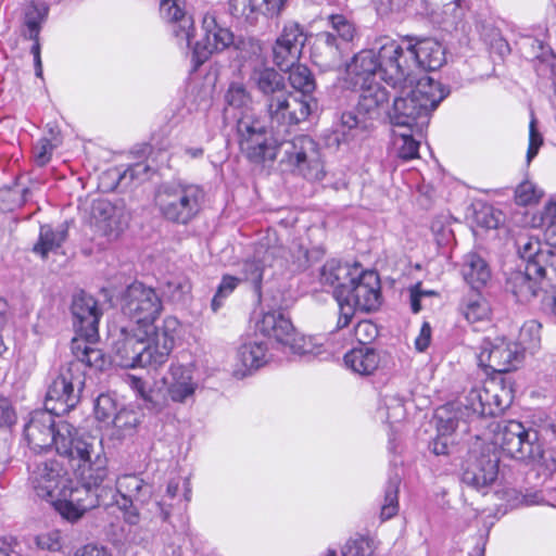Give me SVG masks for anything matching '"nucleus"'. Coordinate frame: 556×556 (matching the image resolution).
Instances as JSON below:
<instances>
[{
  "mask_svg": "<svg viewBox=\"0 0 556 556\" xmlns=\"http://www.w3.org/2000/svg\"><path fill=\"white\" fill-rule=\"evenodd\" d=\"M71 451L64 453L70 459L78 485L72 483V494L78 520L98 505L96 491L109 478V459L101 440L91 435H77L71 444Z\"/></svg>",
  "mask_w": 556,
  "mask_h": 556,
  "instance_id": "1",
  "label": "nucleus"
},
{
  "mask_svg": "<svg viewBox=\"0 0 556 556\" xmlns=\"http://www.w3.org/2000/svg\"><path fill=\"white\" fill-rule=\"evenodd\" d=\"M400 94L395 97L391 124L393 127H416L424 131L429 124V116L446 97L441 84L424 75L413 79L403 88H393Z\"/></svg>",
  "mask_w": 556,
  "mask_h": 556,
  "instance_id": "2",
  "label": "nucleus"
},
{
  "mask_svg": "<svg viewBox=\"0 0 556 556\" xmlns=\"http://www.w3.org/2000/svg\"><path fill=\"white\" fill-rule=\"evenodd\" d=\"M29 485L35 495L51 504L66 521H78L72 494V480L63 465L55 459L36 462L28 466Z\"/></svg>",
  "mask_w": 556,
  "mask_h": 556,
  "instance_id": "3",
  "label": "nucleus"
},
{
  "mask_svg": "<svg viewBox=\"0 0 556 556\" xmlns=\"http://www.w3.org/2000/svg\"><path fill=\"white\" fill-rule=\"evenodd\" d=\"M203 199L200 186L180 180L163 182L154 194L162 217L179 225H187L200 213Z\"/></svg>",
  "mask_w": 556,
  "mask_h": 556,
  "instance_id": "4",
  "label": "nucleus"
},
{
  "mask_svg": "<svg viewBox=\"0 0 556 556\" xmlns=\"http://www.w3.org/2000/svg\"><path fill=\"white\" fill-rule=\"evenodd\" d=\"M78 435V430L67 421L55 422L54 415L45 410H34L24 426V440L34 453H41L54 447L63 456L71 451V444Z\"/></svg>",
  "mask_w": 556,
  "mask_h": 556,
  "instance_id": "5",
  "label": "nucleus"
},
{
  "mask_svg": "<svg viewBox=\"0 0 556 556\" xmlns=\"http://www.w3.org/2000/svg\"><path fill=\"white\" fill-rule=\"evenodd\" d=\"M361 88L357 112H344L330 140L337 147L353 141L368 127L367 117L375 118L389 101L388 91L379 83L358 85Z\"/></svg>",
  "mask_w": 556,
  "mask_h": 556,
  "instance_id": "6",
  "label": "nucleus"
},
{
  "mask_svg": "<svg viewBox=\"0 0 556 556\" xmlns=\"http://www.w3.org/2000/svg\"><path fill=\"white\" fill-rule=\"evenodd\" d=\"M381 300L380 280L377 273L363 270L358 267L357 278L350 283L344 293L342 290L337 293L339 317L337 329L348 327L355 315L356 309L370 312L379 307Z\"/></svg>",
  "mask_w": 556,
  "mask_h": 556,
  "instance_id": "7",
  "label": "nucleus"
},
{
  "mask_svg": "<svg viewBox=\"0 0 556 556\" xmlns=\"http://www.w3.org/2000/svg\"><path fill=\"white\" fill-rule=\"evenodd\" d=\"M492 443L507 456L522 460H539L543 456V447L536 430L526 428L516 420L497 422L493 429Z\"/></svg>",
  "mask_w": 556,
  "mask_h": 556,
  "instance_id": "8",
  "label": "nucleus"
},
{
  "mask_svg": "<svg viewBox=\"0 0 556 556\" xmlns=\"http://www.w3.org/2000/svg\"><path fill=\"white\" fill-rule=\"evenodd\" d=\"M280 163L294 175L308 181L321 180L326 173L318 144L311 137L301 135L279 143Z\"/></svg>",
  "mask_w": 556,
  "mask_h": 556,
  "instance_id": "9",
  "label": "nucleus"
},
{
  "mask_svg": "<svg viewBox=\"0 0 556 556\" xmlns=\"http://www.w3.org/2000/svg\"><path fill=\"white\" fill-rule=\"evenodd\" d=\"M380 80L391 88H403L408 81L415 79L413 72V52L408 40L400 42L389 37L376 40Z\"/></svg>",
  "mask_w": 556,
  "mask_h": 556,
  "instance_id": "10",
  "label": "nucleus"
},
{
  "mask_svg": "<svg viewBox=\"0 0 556 556\" xmlns=\"http://www.w3.org/2000/svg\"><path fill=\"white\" fill-rule=\"evenodd\" d=\"M237 134L241 152L252 162L273 161L279 143L264 122L256 116H244L237 121Z\"/></svg>",
  "mask_w": 556,
  "mask_h": 556,
  "instance_id": "11",
  "label": "nucleus"
},
{
  "mask_svg": "<svg viewBox=\"0 0 556 556\" xmlns=\"http://www.w3.org/2000/svg\"><path fill=\"white\" fill-rule=\"evenodd\" d=\"M465 400V407L473 414L496 416L511 404L513 390L502 379H489L482 386L472 388Z\"/></svg>",
  "mask_w": 556,
  "mask_h": 556,
  "instance_id": "12",
  "label": "nucleus"
},
{
  "mask_svg": "<svg viewBox=\"0 0 556 556\" xmlns=\"http://www.w3.org/2000/svg\"><path fill=\"white\" fill-rule=\"evenodd\" d=\"M161 309V300L155 291L140 282L130 285L122 299V312L134 323V328H142L154 323Z\"/></svg>",
  "mask_w": 556,
  "mask_h": 556,
  "instance_id": "13",
  "label": "nucleus"
},
{
  "mask_svg": "<svg viewBox=\"0 0 556 556\" xmlns=\"http://www.w3.org/2000/svg\"><path fill=\"white\" fill-rule=\"evenodd\" d=\"M180 323L176 317L167 316L162 325L138 328V336L144 341L147 359L150 366H161L167 362L178 336Z\"/></svg>",
  "mask_w": 556,
  "mask_h": 556,
  "instance_id": "14",
  "label": "nucleus"
},
{
  "mask_svg": "<svg viewBox=\"0 0 556 556\" xmlns=\"http://www.w3.org/2000/svg\"><path fill=\"white\" fill-rule=\"evenodd\" d=\"M522 349L517 342L503 337L485 338L479 346V366L495 372H508L522 362Z\"/></svg>",
  "mask_w": 556,
  "mask_h": 556,
  "instance_id": "15",
  "label": "nucleus"
},
{
  "mask_svg": "<svg viewBox=\"0 0 556 556\" xmlns=\"http://www.w3.org/2000/svg\"><path fill=\"white\" fill-rule=\"evenodd\" d=\"M233 43V34L219 25L214 13L207 12L202 18L200 38L191 42L194 70L201 66L216 52H222Z\"/></svg>",
  "mask_w": 556,
  "mask_h": 556,
  "instance_id": "16",
  "label": "nucleus"
},
{
  "mask_svg": "<svg viewBox=\"0 0 556 556\" xmlns=\"http://www.w3.org/2000/svg\"><path fill=\"white\" fill-rule=\"evenodd\" d=\"M315 109V98H302L287 90L266 104L271 124L278 126H291L305 122Z\"/></svg>",
  "mask_w": 556,
  "mask_h": 556,
  "instance_id": "17",
  "label": "nucleus"
},
{
  "mask_svg": "<svg viewBox=\"0 0 556 556\" xmlns=\"http://www.w3.org/2000/svg\"><path fill=\"white\" fill-rule=\"evenodd\" d=\"M130 214L124 203L119 200L110 202L104 199L96 200L90 212V225L96 232L109 240L117 239L127 228Z\"/></svg>",
  "mask_w": 556,
  "mask_h": 556,
  "instance_id": "18",
  "label": "nucleus"
},
{
  "mask_svg": "<svg viewBox=\"0 0 556 556\" xmlns=\"http://www.w3.org/2000/svg\"><path fill=\"white\" fill-rule=\"evenodd\" d=\"M83 380L74 377L73 371H62L49 386L45 399V410L54 416L68 413L79 402V389Z\"/></svg>",
  "mask_w": 556,
  "mask_h": 556,
  "instance_id": "19",
  "label": "nucleus"
},
{
  "mask_svg": "<svg viewBox=\"0 0 556 556\" xmlns=\"http://www.w3.org/2000/svg\"><path fill=\"white\" fill-rule=\"evenodd\" d=\"M112 362L124 368L150 366L144 341L138 336V328H121L112 341Z\"/></svg>",
  "mask_w": 556,
  "mask_h": 556,
  "instance_id": "20",
  "label": "nucleus"
},
{
  "mask_svg": "<svg viewBox=\"0 0 556 556\" xmlns=\"http://www.w3.org/2000/svg\"><path fill=\"white\" fill-rule=\"evenodd\" d=\"M498 456L491 452H470L466 458L462 481L470 488L483 491L498 478Z\"/></svg>",
  "mask_w": 556,
  "mask_h": 556,
  "instance_id": "21",
  "label": "nucleus"
},
{
  "mask_svg": "<svg viewBox=\"0 0 556 556\" xmlns=\"http://www.w3.org/2000/svg\"><path fill=\"white\" fill-rule=\"evenodd\" d=\"M306 40L307 35L299 23H286L273 48L275 64L280 70H288L294 65L302 54Z\"/></svg>",
  "mask_w": 556,
  "mask_h": 556,
  "instance_id": "22",
  "label": "nucleus"
},
{
  "mask_svg": "<svg viewBox=\"0 0 556 556\" xmlns=\"http://www.w3.org/2000/svg\"><path fill=\"white\" fill-rule=\"evenodd\" d=\"M167 397L176 404H188L194 400L199 387L193 370L180 364H172L162 378Z\"/></svg>",
  "mask_w": 556,
  "mask_h": 556,
  "instance_id": "23",
  "label": "nucleus"
},
{
  "mask_svg": "<svg viewBox=\"0 0 556 556\" xmlns=\"http://www.w3.org/2000/svg\"><path fill=\"white\" fill-rule=\"evenodd\" d=\"M72 313L77 334L88 341L98 339V326L102 313L98 307L97 300L84 292L75 295Z\"/></svg>",
  "mask_w": 556,
  "mask_h": 556,
  "instance_id": "24",
  "label": "nucleus"
},
{
  "mask_svg": "<svg viewBox=\"0 0 556 556\" xmlns=\"http://www.w3.org/2000/svg\"><path fill=\"white\" fill-rule=\"evenodd\" d=\"M547 267H539L538 263L526 264L523 270L513 271L507 279V288L520 302H529L541 290V281L547 277Z\"/></svg>",
  "mask_w": 556,
  "mask_h": 556,
  "instance_id": "25",
  "label": "nucleus"
},
{
  "mask_svg": "<svg viewBox=\"0 0 556 556\" xmlns=\"http://www.w3.org/2000/svg\"><path fill=\"white\" fill-rule=\"evenodd\" d=\"M267 344L261 341L245 342L239 346L232 364V375L242 379L268 363Z\"/></svg>",
  "mask_w": 556,
  "mask_h": 556,
  "instance_id": "26",
  "label": "nucleus"
},
{
  "mask_svg": "<svg viewBox=\"0 0 556 556\" xmlns=\"http://www.w3.org/2000/svg\"><path fill=\"white\" fill-rule=\"evenodd\" d=\"M256 330L268 340L274 341L283 351L292 342L296 331L290 318L278 311L264 313L256 323Z\"/></svg>",
  "mask_w": 556,
  "mask_h": 556,
  "instance_id": "27",
  "label": "nucleus"
},
{
  "mask_svg": "<svg viewBox=\"0 0 556 556\" xmlns=\"http://www.w3.org/2000/svg\"><path fill=\"white\" fill-rule=\"evenodd\" d=\"M161 15L172 23V31L179 46L190 47L194 35L192 16L188 15L178 0H161Z\"/></svg>",
  "mask_w": 556,
  "mask_h": 556,
  "instance_id": "28",
  "label": "nucleus"
},
{
  "mask_svg": "<svg viewBox=\"0 0 556 556\" xmlns=\"http://www.w3.org/2000/svg\"><path fill=\"white\" fill-rule=\"evenodd\" d=\"M345 50L333 33L321 31L316 35L311 56L317 66L332 70L341 65Z\"/></svg>",
  "mask_w": 556,
  "mask_h": 556,
  "instance_id": "29",
  "label": "nucleus"
},
{
  "mask_svg": "<svg viewBox=\"0 0 556 556\" xmlns=\"http://www.w3.org/2000/svg\"><path fill=\"white\" fill-rule=\"evenodd\" d=\"M409 49L413 52V72L416 68L435 71L445 62V52L442 45L430 38L413 42L408 39Z\"/></svg>",
  "mask_w": 556,
  "mask_h": 556,
  "instance_id": "30",
  "label": "nucleus"
},
{
  "mask_svg": "<svg viewBox=\"0 0 556 556\" xmlns=\"http://www.w3.org/2000/svg\"><path fill=\"white\" fill-rule=\"evenodd\" d=\"M348 72L354 77L355 85L378 83L380 79V64L377 46L359 51L348 66Z\"/></svg>",
  "mask_w": 556,
  "mask_h": 556,
  "instance_id": "31",
  "label": "nucleus"
},
{
  "mask_svg": "<svg viewBox=\"0 0 556 556\" xmlns=\"http://www.w3.org/2000/svg\"><path fill=\"white\" fill-rule=\"evenodd\" d=\"M358 265H350L336 260L328 261L321 268L320 282L333 289V296L337 293L349 289L351 282L357 278Z\"/></svg>",
  "mask_w": 556,
  "mask_h": 556,
  "instance_id": "32",
  "label": "nucleus"
},
{
  "mask_svg": "<svg viewBox=\"0 0 556 556\" xmlns=\"http://www.w3.org/2000/svg\"><path fill=\"white\" fill-rule=\"evenodd\" d=\"M96 341L97 339L88 341L81 337L73 340L72 349L75 361L68 364V371L78 372L83 365L100 370L103 369L105 358L102 351L93 346Z\"/></svg>",
  "mask_w": 556,
  "mask_h": 556,
  "instance_id": "33",
  "label": "nucleus"
},
{
  "mask_svg": "<svg viewBox=\"0 0 556 556\" xmlns=\"http://www.w3.org/2000/svg\"><path fill=\"white\" fill-rule=\"evenodd\" d=\"M224 100L226 115L231 114L237 121L244 116H254L253 97L243 83L231 81L225 92Z\"/></svg>",
  "mask_w": 556,
  "mask_h": 556,
  "instance_id": "34",
  "label": "nucleus"
},
{
  "mask_svg": "<svg viewBox=\"0 0 556 556\" xmlns=\"http://www.w3.org/2000/svg\"><path fill=\"white\" fill-rule=\"evenodd\" d=\"M250 81L266 99V104L287 90L285 77L273 67H255L250 75Z\"/></svg>",
  "mask_w": 556,
  "mask_h": 556,
  "instance_id": "35",
  "label": "nucleus"
},
{
  "mask_svg": "<svg viewBox=\"0 0 556 556\" xmlns=\"http://www.w3.org/2000/svg\"><path fill=\"white\" fill-rule=\"evenodd\" d=\"M518 251L527 263H538L539 267H547L556 271V255L549 250L544 249L542 242L535 237H519L517 239Z\"/></svg>",
  "mask_w": 556,
  "mask_h": 556,
  "instance_id": "36",
  "label": "nucleus"
},
{
  "mask_svg": "<svg viewBox=\"0 0 556 556\" xmlns=\"http://www.w3.org/2000/svg\"><path fill=\"white\" fill-rule=\"evenodd\" d=\"M460 273L465 281L473 289L481 288L491 278L488 263L476 252H469L464 255Z\"/></svg>",
  "mask_w": 556,
  "mask_h": 556,
  "instance_id": "37",
  "label": "nucleus"
},
{
  "mask_svg": "<svg viewBox=\"0 0 556 556\" xmlns=\"http://www.w3.org/2000/svg\"><path fill=\"white\" fill-rule=\"evenodd\" d=\"M380 363L379 354L371 348L361 346L344 355V364L353 372L369 376L376 371Z\"/></svg>",
  "mask_w": 556,
  "mask_h": 556,
  "instance_id": "38",
  "label": "nucleus"
},
{
  "mask_svg": "<svg viewBox=\"0 0 556 556\" xmlns=\"http://www.w3.org/2000/svg\"><path fill=\"white\" fill-rule=\"evenodd\" d=\"M68 236L67 226L62 224L53 228L50 225L40 227L39 238L33 251L46 258L50 252H56L66 241Z\"/></svg>",
  "mask_w": 556,
  "mask_h": 556,
  "instance_id": "39",
  "label": "nucleus"
},
{
  "mask_svg": "<svg viewBox=\"0 0 556 556\" xmlns=\"http://www.w3.org/2000/svg\"><path fill=\"white\" fill-rule=\"evenodd\" d=\"M282 251L281 248H269L265 251L257 249L253 260H249L243 264L244 279L251 282L256 291H260L261 283L263 280L264 268L269 264V260L274 258L278 253Z\"/></svg>",
  "mask_w": 556,
  "mask_h": 556,
  "instance_id": "40",
  "label": "nucleus"
},
{
  "mask_svg": "<svg viewBox=\"0 0 556 556\" xmlns=\"http://www.w3.org/2000/svg\"><path fill=\"white\" fill-rule=\"evenodd\" d=\"M116 490L124 502H144L151 494V486L136 475H124L116 480Z\"/></svg>",
  "mask_w": 556,
  "mask_h": 556,
  "instance_id": "41",
  "label": "nucleus"
},
{
  "mask_svg": "<svg viewBox=\"0 0 556 556\" xmlns=\"http://www.w3.org/2000/svg\"><path fill=\"white\" fill-rule=\"evenodd\" d=\"M392 131L399 157L406 161L418 157L419 142L414 135H419L422 131H417L416 127H409V129L393 127Z\"/></svg>",
  "mask_w": 556,
  "mask_h": 556,
  "instance_id": "42",
  "label": "nucleus"
},
{
  "mask_svg": "<svg viewBox=\"0 0 556 556\" xmlns=\"http://www.w3.org/2000/svg\"><path fill=\"white\" fill-rule=\"evenodd\" d=\"M287 71H289V83L295 91L301 93L300 97L314 98L316 81L311 70L305 65L294 64Z\"/></svg>",
  "mask_w": 556,
  "mask_h": 556,
  "instance_id": "43",
  "label": "nucleus"
},
{
  "mask_svg": "<svg viewBox=\"0 0 556 556\" xmlns=\"http://www.w3.org/2000/svg\"><path fill=\"white\" fill-rule=\"evenodd\" d=\"M266 0H229V11L232 16L250 24L265 15Z\"/></svg>",
  "mask_w": 556,
  "mask_h": 556,
  "instance_id": "44",
  "label": "nucleus"
},
{
  "mask_svg": "<svg viewBox=\"0 0 556 556\" xmlns=\"http://www.w3.org/2000/svg\"><path fill=\"white\" fill-rule=\"evenodd\" d=\"M462 312L469 323L475 324L488 320L491 314V308L484 298L478 293H472L465 299Z\"/></svg>",
  "mask_w": 556,
  "mask_h": 556,
  "instance_id": "45",
  "label": "nucleus"
},
{
  "mask_svg": "<svg viewBox=\"0 0 556 556\" xmlns=\"http://www.w3.org/2000/svg\"><path fill=\"white\" fill-rule=\"evenodd\" d=\"M285 351L300 356H320L326 352L319 338L300 336L296 331Z\"/></svg>",
  "mask_w": 556,
  "mask_h": 556,
  "instance_id": "46",
  "label": "nucleus"
},
{
  "mask_svg": "<svg viewBox=\"0 0 556 556\" xmlns=\"http://www.w3.org/2000/svg\"><path fill=\"white\" fill-rule=\"evenodd\" d=\"M381 419L390 424L401 421L405 417L404 400L397 394H384L378 408Z\"/></svg>",
  "mask_w": 556,
  "mask_h": 556,
  "instance_id": "47",
  "label": "nucleus"
},
{
  "mask_svg": "<svg viewBox=\"0 0 556 556\" xmlns=\"http://www.w3.org/2000/svg\"><path fill=\"white\" fill-rule=\"evenodd\" d=\"M126 382L143 400L147 408L154 412H161L164 408V402L159 400L156 392L147 389L141 378L130 375L127 377Z\"/></svg>",
  "mask_w": 556,
  "mask_h": 556,
  "instance_id": "48",
  "label": "nucleus"
},
{
  "mask_svg": "<svg viewBox=\"0 0 556 556\" xmlns=\"http://www.w3.org/2000/svg\"><path fill=\"white\" fill-rule=\"evenodd\" d=\"M400 478L394 476L390 478L384 491V502L381 507L380 517L382 520H388L394 517L399 511V486Z\"/></svg>",
  "mask_w": 556,
  "mask_h": 556,
  "instance_id": "49",
  "label": "nucleus"
},
{
  "mask_svg": "<svg viewBox=\"0 0 556 556\" xmlns=\"http://www.w3.org/2000/svg\"><path fill=\"white\" fill-rule=\"evenodd\" d=\"M329 23L332 28L330 33H333L339 39V42H342L343 47L346 49L348 45L354 39L356 35V28L354 24L349 21L345 16L336 14L329 17Z\"/></svg>",
  "mask_w": 556,
  "mask_h": 556,
  "instance_id": "50",
  "label": "nucleus"
},
{
  "mask_svg": "<svg viewBox=\"0 0 556 556\" xmlns=\"http://www.w3.org/2000/svg\"><path fill=\"white\" fill-rule=\"evenodd\" d=\"M518 343L522 349V354L526 350H534L539 346L541 341V324L536 320H528L520 328Z\"/></svg>",
  "mask_w": 556,
  "mask_h": 556,
  "instance_id": "51",
  "label": "nucleus"
},
{
  "mask_svg": "<svg viewBox=\"0 0 556 556\" xmlns=\"http://www.w3.org/2000/svg\"><path fill=\"white\" fill-rule=\"evenodd\" d=\"M48 14V8L41 4H30L25 15V25L29 39H36L39 36L40 24Z\"/></svg>",
  "mask_w": 556,
  "mask_h": 556,
  "instance_id": "52",
  "label": "nucleus"
},
{
  "mask_svg": "<svg viewBox=\"0 0 556 556\" xmlns=\"http://www.w3.org/2000/svg\"><path fill=\"white\" fill-rule=\"evenodd\" d=\"M37 548L48 552H60L63 546L61 531L58 529L47 530L34 536Z\"/></svg>",
  "mask_w": 556,
  "mask_h": 556,
  "instance_id": "53",
  "label": "nucleus"
},
{
  "mask_svg": "<svg viewBox=\"0 0 556 556\" xmlns=\"http://www.w3.org/2000/svg\"><path fill=\"white\" fill-rule=\"evenodd\" d=\"M240 279L230 275H225L217 288L215 295L212 299L211 307L213 312H217L223 305L224 301L236 290Z\"/></svg>",
  "mask_w": 556,
  "mask_h": 556,
  "instance_id": "54",
  "label": "nucleus"
},
{
  "mask_svg": "<svg viewBox=\"0 0 556 556\" xmlns=\"http://www.w3.org/2000/svg\"><path fill=\"white\" fill-rule=\"evenodd\" d=\"M374 551L372 540L358 536L346 542L342 549V556H371Z\"/></svg>",
  "mask_w": 556,
  "mask_h": 556,
  "instance_id": "55",
  "label": "nucleus"
},
{
  "mask_svg": "<svg viewBox=\"0 0 556 556\" xmlns=\"http://www.w3.org/2000/svg\"><path fill=\"white\" fill-rule=\"evenodd\" d=\"M118 413L117 404L112 395L100 394L94 404L96 417L104 422L112 421Z\"/></svg>",
  "mask_w": 556,
  "mask_h": 556,
  "instance_id": "56",
  "label": "nucleus"
},
{
  "mask_svg": "<svg viewBox=\"0 0 556 556\" xmlns=\"http://www.w3.org/2000/svg\"><path fill=\"white\" fill-rule=\"evenodd\" d=\"M542 197V191L529 181H522L515 190V200L519 205H531L536 203Z\"/></svg>",
  "mask_w": 556,
  "mask_h": 556,
  "instance_id": "57",
  "label": "nucleus"
},
{
  "mask_svg": "<svg viewBox=\"0 0 556 556\" xmlns=\"http://www.w3.org/2000/svg\"><path fill=\"white\" fill-rule=\"evenodd\" d=\"M544 218L547 225L544 238L548 247L556 248V199L548 201L544 206Z\"/></svg>",
  "mask_w": 556,
  "mask_h": 556,
  "instance_id": "58",
  "label": "nucleus"
},
{
  "mask_svg": "<svg viewBox=\"0 0 556 556\" xmlns=\"http://www.w3.org/2000/svg\"><path fill=\"white\" fill-rule=\"evenodd\" d=\"M114 427L125 432L132 431L139 424V414L129 408H122L112 419Z\"/></svg>",
  "mask_w": 556,
  "mask_h": 556,
  "instance_id": "59",
  "label": "nucleus"
},
{
  "mask_svg": "<svg viewBox=\"0 0 556 556\" xmlns=\"http://www.w3.org/2000/svg\"><path fill=\"white\" fill-rule=\"evenodd\" d=\"M181 486L184 489V500L190 502L192 489L189 478L174 477L169 479L166 486V496L174 500L178 495Z\"/></svg>",
  "mask_w": 556,
  "mask_h": 556,
  "instance_id": "60",
  "label": "nucleus"
},
{
  "mask_svg": "<svg viewBox=\"0 0 556 556\" xmlns=\"http://www.w3.org/2000/svg\"><path fill=\"white\" fill-rule=\"evenodd\" d=\"M543 144V137L536 129V119L531 114V121L529 125V147L527 151V163H530L538 154L541 146Z\"/></svg>",
  "mask_w": 556,
  "mask_h": 556,
  "instance_id": "61",
  "label": "nucleus"
},
{
  "mask_svg": "<svg viewBox=\"0 0 556 556\" xmlns=\"http://www.w3.org/2000/svg\"><path fill=\"white\" fill-rule=\"evenodd\" d=\"M55 146L48 138H41L34 146L33 153L36 163L39 166H43L51 160L52 152Z\"/></svg>",
  "mask_w": 556,
  "mask_h": 556,
  "instance_id": "62",
  "label": "nucleus"
},
{
  "mask_svg": "<svg viewBox=\"0 0 556 556\" xmlns=\"http://www.w3.org/2000/svg\"><path fill=\"white\" fill-rule=\"evenodd\" d=\"M377 333L376 326L367 320L357 323L354 328L355 339L363 344L362 346H366L367 343L376 338Z\"/></svg>",
  "mask_w": 556,
  "mask_h": 556,
  "instance_id": "63",
  "label": "nucleus"
},
{
  "mask_svg": "<svg viewBox=\"0 0 556 556\" xmlns=\"http://www.w3.org/2000/svg\"><path fill=\"white\" fill-rule=\"evenodd\" d=\"M16 421V415L12 408L10 401L0 397V427H11Z\"/></svg>",
  "mask_w": 556,
  "mask_h": 556,
  "instance_id": "64",
  "label": "nucleus"
}]
</instances>
